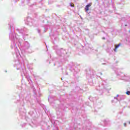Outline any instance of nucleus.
I'll return each instance as SVG.
<instances>
[{
  "label": "nucleus",
  "mask_w": 130,
  "mask_h": 130,
  "mask_svg": "<svg viewBox=\"0 0 130 130\" xmlns=\"http://www.w3.org/2000/svg\"><path fill=\"white\" fill-rule=\"evenodd\" d=\"M92 6V4L90 3L89 4L87 5L86 6L85 10V11L87 12L88 11H89V8H90V7H91Z\"/></svg>",
  "instance_id": "1"
},
{
  "label": "nucleus",
  "mask_w": 130,
  "mask_h": 130,
  "mask_svg": "<svg viewBox=\"0 0 130 130\" xmlns=\"http://www.w3.org/2000/svg\"><path fill=\"white\" fill-rule=\"evenodd\" d=\"M121 45V44L119 43L118 45H115V49H114V51H115V52H116V49H117L118 48V47H119V46H120Z\"/></svg>",
  "instance_id": "2"
},
{
  "label": "nucleus",
  "mask_w": 130,
  "mask_h": 130,
  "mask_svg": "<svg viewBox=\"0 0 130 130\" xmlns=\"http://www.w3.org/2000/svg\"><path fill=\"white\" fill-rule=\"evenodd\" d=\"M70 6L72 8H74L75 7V5H74V3H71Z\"/></svg>",
  "instance_id": "3"
},
{
  "label": "nucleus",
  "mask_w": 130,
  "mask_h": 130,
  "mask_svg": "<svg viewBox=\"0 0 130 130\" xmlns=\"http://www.w3.org/2000/svg\"><path fill=\"white\" fill-rule=\"evenodd\" d=\"M126 94H127V95H130V91H128L126 92Z\"/></svg>",
  "instance_id": "4"
},
{
  "label": "nucleus",
  "mask_w": 130,
  "mask_h": 130,
  "mask_svg": "<svg viewBox=\"0 0 130 130\" xmlns=\"http://www.w3.org/2000/svg\"><path fill=\"white\" fill-rule=\"evenodd\" d=\"M103 39H105V38H103Z\"/></svg>",
  "instance_id": "5"
},
{
  "label": "nucleus",
  "mask_w": 130,
  "mask_h": 130,
  "mask_svg": "<svg viewBox=\"0 0 130 130\" xmlns=\"http://www.w3.org/2000/svg\"><path fill=\"white\" fill-rule=\"evenodd\" d=\"M129 124H130V122H129Z\"/></svg>",
  "instance_id": "6"
},
{
  "label": "nucleus",
  "mask_w": 130,
  "mask_h": 130,
  "mask_svg": "<svg viewBox=\"0 0 130 130\" xmlns=\"http://www.w3.org/2000/svg\"><path fill=\"white\" fill-rule=\"evenodd\" d=\"M96 1H98V0H96Z\"/></svg>",
  "instance_id": "7"
}]
</instances>
